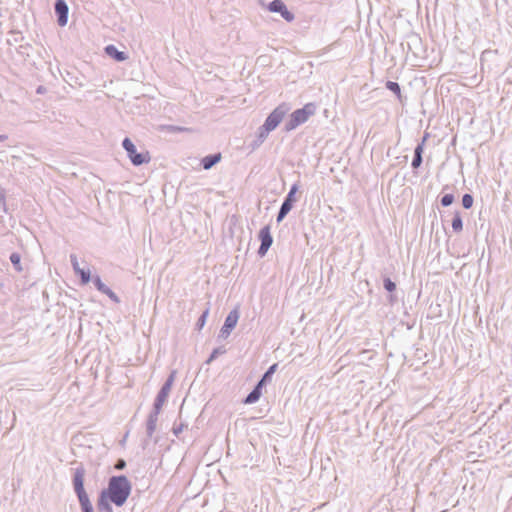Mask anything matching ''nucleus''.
Segmentation results:
<instances>
[{"mask_svg": "<svg viewBox=\"0 0 512 512\" xmlns=\"http://www.w3.org/2000/svg\"><path fill=\"white\" fill-rule=\"evenodd\" d=\"M132 490L131 482L125 475H117L109 478L107 488L100 492L117 507L123 506L129 498Z\"/></svg>", "mask_w": 512, "mask_h": 512, "instance_id": "nucleus-1", "label": "nucleus"}, {"mask_svg": "<svg viewBox=\"0 0 512 512\" xmlns=\"http://www.w3.org/2000/svg\"><path fill=\"white\" fill-rule=\"evenodd\" d=\"M85 469L84 467L78 466L74 469L72 484L74 492L78 498L80 508L82 512H94L93 505L89 499V496L84 488V477H85Z\"/></svg>", "mask_w": 512, "mask_h": 512, "instance_id": "nucleus-2", "label": "nucleus"}, {"mask_svg": "<svg viewBox=\"0 0 512 512\" xmlns=\"http://www.w3.org/2000/svg\"><path fill=\"white\" fill-rule=\"evenodd\" d=\"M316 112V105L314 103H307L302 108L296 109L290 114L289 119L285 122L284 129L290 132L296 129L301 124L307 122L310 116Z\"/></svg>", "mask_w": 512, "mask_h": 512, "instance_id": "nucleus-3", "label": "nucleus"}, {"mask_svg": "<svg viewBox=\"0 0 512 512\" xmlns=\"http://www.w3.org/2000/svg\"><path fill=\"white\" fill-rule=\"evenodd\" d=\"M122 147L126 151L128 158L134 166L149 163L151 160L148 151L138 153L136 147L130 138L125 137L122 141Z\"/></svg>", "mask_w": 512, "mask_h": 512, "instance_id": "nucleus-4", "label": "nucleus"}, {"mask_svg": "<svg viewBox=\"0 0 512 512\" xmlns=\"http://www.w3.org/2000/svg\"><path fill=\"white\" fill-rule=\"evenodd\" d=\"M299 190L298 183H294L291 187L287 195L285 196L280 209L278 211L276 222L280 223L283 221V219L287 216V214L291 211L293 208L294 203L296 202V193Z\"/></svg>", "mask_w": 512, "mask_h": 512, "instance_id": "nucleus-5", "label": "nucleus"}, {"mask_svg": "<svg viewBox=\"0 0 512 512\" xmlns=\"http://www.w3.org/2000/svg\"><path fill=\"white\" fill-rule=\"evenodd\" d=\"M176 377V371L172 370L167 379L165 380L164 384L162 385L161 389L159 390L153 404V408L162 409V406L167 400V397L170 393L171 387L174 383Z\"/></svg>", "mask_w": 512, "mask_h": 512, "instance_id": "nucleus-6", "label": "nucleus"}, {"mask_svg": "<svg viewBox=\"0 0 512 512\" xmlns=\"http://www.w3.org/2000/svg\"><path fill=\"white\" fill-rule=\"evenodd\" d=\"M289 108L286 104L277 106L266 118L263 125L265 129L274 130L281 123Z\"/></svg>", "mask_w": 512, "mask_h": 512, "instance_id": "nucleus-7", "label": "nucleus"}, {"mask_svg": "<svg viewBox=\"0 0 512 512\" xmlns=\"http://www.w3.org/2000/svg\"><path fill=\"white\" fill-rule=\"evenodd\" d=\"M240 314L238 308L232 309L225 318L224 324L220 329L219 337L227 338L236 327Z\"/></svg>", "mask_w": 512, "mask_h": 512, "instance_id": "nucleus-8", "label": "nucleus"}, {"mask_svg": "<svg viewBox=\"0 0 512 512\" xmlns=\"http://www.w3.org/2000/svg\"><path fill=\"white\" fill-rule=\"evenodd\" d=\"M260 246L258 248V255L264 257L273 243V237L271 235V229L269 225L261 228L259 232Z\"/></svg>", "mask_w": 512, "mask_h": 512, "instance_id": "nucleus-9", "label": "nucleus"}, {"mask_svg": "<svg viewBox=\"0 0 512 512\" xmlns=\"http://www.w3.org/2000/svg\"><path fill=\"white\" fill-rule=\"evenodd\" d=\"M55 14L57 16V23L59 26L64 27L68 22L69 8L65 0H56L54 4Z\"/></svg>", "mask_w": 512, "mask_h": 512, "instance_id": "nucleus-10", "label": "nucleus"}, {"mask_svg": "<svg viewBox=\"0 0 512 512\" xmlns=\"http://www.w3.org/2000/svg\"><path fill=\"white\" fill-rule=\"evenodd\" d=\"M161 410L153 408L149 413L147 422H146V433L149 438H151L156 430V425L158 421V416Z\"/></svg>", "mask_w": 512, "mask_h": 512, "instance_id": "nucleus-11", "label": "nucleus"}, {"mask_svg": "<svg viewBox=\"0 0 512 512\" xmlns=\"http://www.w3.org/2000/svg\"><path fill=\"white\" fill-rule=\"evenodd\" d=\"M105 53L118 62H123L128 59V55L123 51H119L113 44L105 47Z\"/></svg>", "mask_w": 512, "mask_h": 512, "instance_id": "nucleus-12", "label": "nucleus"}, {"mask_svg": "<svg viewBox=\"0 0 512 512\" xmlns=\"http://www.w3.org/2000/svg\"><path fill=\"white\" fill-rule=\"evenodd\" d=\"M221 153L209 154L201 159V166L204 170H210L213 166L221 161Z\"/></svg>", "mask_w": 512, "mask_h": 512, "instance_id": "nucleus-13", "label": "nucleus"}, {"mask_svg": "<svg viewBox=\"0 0 512 512\" xmlns=\"http://www.w3.org/2000/svg\"><path fill=\"white\" fill-rule=\"evenodd\" d=\"M111 503L112 502L109 499L105 498L104 495L99 494L96 504L98 512H113Z\"/></svg>", "mask_w": 512, "mask_h": 512, "instance_id": "nucleus-14", "label": "nucleus"}, {"mask_svg": "<svg viewBox=\"0 0 512 512\" xmlns=\"http://www.w3.org/2000/svg\"><path fill=\"white\" fill-rule=\"evenodd\" d=\"M452 229L457 233L463 230V220L459 211L454 212L452 219Z\"/></svg>", "mask_w": 512, "mask_h": 512, "instance_id": "nucleus-15", "label": "nucleus"}, {"mask_svg": "<svg viewBox=\"0 0 512 512\" xmlns=\"http://www.w3.org/2000/svg\"><path fill=\"white\" fill-rule=\"evenodd\" d=\"M286 8L285 3L282 0H273L269 3L268 9L270 12L281 14Z\"/></svg>", "mask_w": 512, "mask_h": 512, "instance_id": "nucleus-16", "label": "nucleus"}, {"mask_svg": "<svg viewBox=\"0 0 512 512\" xmlns=\"http://www.w3.org/2000/svg\"><path fill=\"white\" fill-rule=\"evenodd\" d=\"M271 131L272 130L265 129V125H261L257 132V140L255 145L258 146L262 144Z\"/></svg>", "mask_w": 512, "mask_h": 512, "instance_id": "nucleus-17", "label": "nucleus"}, {"mask_svg": "<svg viewBox=\"0 0 512 512\" xmlns=\"http://www.w3.org/2000/svg\"><path fill=\"white\" fill-rule=\"evenodd\" d=\"M261 392L258 389L253 388L252 391L246 396L244 403L253 404L259 400Z\"/></svg>", "mask_w": 512, "mask_h": 512, "instance_id": "nucleus-18", "label": "nucleus"}, {"mask_svg": "<svg viewBox=\"0 0 512 512\" xmlns=\"http://www.w3.org/2000/svg\"><path fill=\"white\" fill-rule=\"evenodd\" d=\"M75 274L80 276L81 283L84 284V285L89 283L90 280L92 279L91 278V273H90L89 269L85 270V269L82 268V269L76 271Z\"/></svg>", "mask_w": 512, "mask_h": 512, "instance_id": "nucleus-19", "label": "nucleus"}, {"mask_svg": "<svg viewBox=\"0 0 512 512\" xmlns=\"http://www.w3.org/2000/svg\"><path fill=\"white\" fill-rule=\"evenodd\" d=\"M11 263L13 264L14 268L16 271L18 272H21L22 271V266L20 264V261H21V256L19 253L17 252H14L10 255L9 257Z\"/></svg>", "mask_w": 512, "mask_h": 512, "instance_id": "nucleus-20", "label": "nucleus"}, {"mask_svg": "<svg viewBox=\"0 0 512 512\" xmlns=\"http://www.w3.org/2000/svg\"><path fill=\"white\" fill-rule=\"evenodd\" d=\"M209 311H210V308H209V307H207V308L202 312V314L200 315V317L198 318L197 323H196V329H197V330H201V329L205 326V323H206L207 317H208V315H209Z\"/></svg>", "mask_w": 512, "mask_h": 512, "instance_id": "nucleus-21", "label": "nucleus"}, {"mask_svg": "<svg viewBox=\"0 0 512 512\" xmlns=\"http://www.w3.org/2000/svg\"><path fill=\"white\" fill-rule=\"evenodd\" d=\"M92 281H93V283H94V285H95L96 289H97L98 291H100L101 293H103V294H104V293L106 292V290H108V288H109L106 284H104V283L102 282V280H101L100 276H98V275H95V276L92 278Z\"/></svg>", "mask_w": 512, "mask_h": 512, "instance_id": "nucleus-22", "label": "nucleus"}, {"mask_svg": "<svg viewBox=\"0 0 512 512\" xmlns=\"http://www.w3.org/2000/svg\"><path fill=\"white\" fill-rule=\"evenodd\" d=\"M386 88L396 94L397 96H400L401 94V88L400 85L397 82L394 81H387L386 82Z\"/></svg>", "mask_w": 512, "mask_h": 512, "instance_id": "nucleus-23", "label": "nucleus"}, {"mask_svg": "<svg viewBox=\"0 0 512 512\" xmlns=\"http://www.w3.org/2000/svg\"><path fill=\"white\" fill-rule=\"evenodd\" d=\"M473 202H474V199L471 194L466 193L462 196V206L465 209H470L473 206Z\"/></svg>", "mask_w": 512, "mask_h": 512, "instance_id": "nucleus-24", "label": "nucleus"}, {"mask_svg": "<svg viewBox=\"0 0 512 512\" xmlns=\"http://www.w3.org/2000/svg\"><path fill=\"white\" fill-rule=\"evenodd\" d=\"M278 365L275 363L273 365H271L267 370L266 372L263 374L262 378L264 380H266L267 382H270L271 379H272V376L273 374L275 373L276 369H277Z\"/></svg>", "mask_w": 512, "mask_h": 512, "instance_id": "nucleus-25", "label": "nucleus"}, {"mask_svg": "<svg viewBox=\"0 0 512 512\" xmlns=\"http://www.w3.org/2000/svg\"><path fill=\"white\" fill-rule=\"evenodd\" d=\"M440 202L443 207H448L454 202V195L453 194H445L442 196Z\"/></svg>", "mask_w": 512, "mask_h": 512, "instance_id": "nucleus-26", "label": "nucleus"}, {"mask_svg": "<svg viewBox=\"0 0 512 512\" xmlns=\"http://www.w3.org/2000/svg\"><path fill=\"white\" fill-rule=\"evenodd\" d=\"M383 286L388 292H393L396 289V284L390 278L386 277L383 279Z\"/></svg>", "mask_w": 512, "mask_h": 512, "instance_id": "nucleus-27", "label": "nucleus"}, {"mask_svg": "<svg viewBox=\"0 0 512 512\" xmlns=\"http://www.w3.org/2000/svg\"><path fill=\"white\" fill-rule=\"evenodd\" d=\"M283 19H285L287 22H292L295 19L294 14L287 9V7L282 11L280 14Z\"/></svg>", "mask_w": 512, "mask_h": 512, "instance_id": "nucleus-28", "label": "nucleus"}, {"mask_svg": "<svg viewBox=\"0 0 512 512\" xmlns=\"http://www.w3.org/2000/svg\"><path fill=\"white\" fill-rule=\"evenodd\" d=\"M70 262H71V265H72V268L74 270V272L80 270V265H79V262H78V258L75 254H70Z\"/></svg>", "mask_w": 512, "mask_h": 512, "instance_id": "nucleus-29", "label": "nucleus"}, {"mask_svg": "<svg viewBox=\"0 0 512 512\" xmlns=\"http://www.w3.org/2000/svg\"><path fill=\"white\" fill-rule=\"evenodd\" d=\"M187 425H185L184 423L180 422L179 424L175 423L174 426H173V434L175 436H179V434L183 431L184 428H186Z\"/></svg>", "mask_w": 512, "mask_h": 512, "instance_id": "nucleus-30", "label": "nucleus"}, {"mask_svg": "<svg viewBox=\"0 0 512 512\" xmlns=\"http://www.w3.org/2000/svg\"><path fill=\"white\" fill-rule=\"evenodd\" d=\"M422 161H423V158L422 156H413V159H412V163H411V166L414 168V169H417L421 166L422 164Z\"/></svg>", "mask_w": 512, "mask_h": 512, "instance_id": "nucleus-31", "label": "nucleus"}, {"mask_svg": "<svg viewBox=\"0 0 512 512\" xmlns=\"http://www.w3.org/2000/svg\"><path fill=\"white\" fill-rule=\"evenodd\" d=\"M104 294L107 297H109V299H111L113 302H115V303L120 302L119 297L110 288H108V290H106V292Z\"/></svg>", "mask_w": 512, "mask_h": 512, "instance_id": "nucleus-32", "label": "nucleus"}, {"mask_svg": "<svg viewBox=\"0 0 512 512\" xmlns=\"http://www.w3.org/2000/svg\"><path fill=\"white\" fill-rule=\"evenodd\" d=\"M426 137H424V139L422 140L421 143H419L416 147H415V150H414V155L415 156H422V153H423V146H424V141H425Z\"/></svg>", "mask_w": 512, "mask_h": 512, "instance_id": "nucleus-33", "label": "nucleus"}, {"mask_svg": "<svg viewBox=\"0 0 512 512\" xmlns=\"http://www.w3.org/2000/svg\"><path fill=\"white\" fill-rule=\"evenodd\" d=\"M0 204L3 206V210L6 211V193L3 188H0Z\"/></svg>", "mask_w": 512, "mask_h": 512, "instance_id": "nucleus-34", "label": "nucleus"}, {"mask_svg": "<svg viewBox=\"0 0 512 512\" xmlns=\"http://www.w3.org/2000/svg\"><path fill=\"white\" fill-rule=\"evenodd\" d=\"M225 351L224 350H221L220 348H216L212 351L209 359H208V362L212 361L213 359H215L219 354L221 353H224Z\"/></svg>", "mask_w": 512, "mask_h": 512, "instance_id": "nucleus-35", "label": "nucleus"}, {"mask_svg": "<svg viewBox=\"0 0 512 512\" xmlns=\"http://www.w3.org/2000/svg\"><path fill=\"white\" fill-rule=\"evenodd\" d=\"M266 383H268V382L261 377V379L258 381V383L255 385L254 388L258 389L259 392L262 393V388H263L264 385H266Z\"/></svg>", "mask_w": 512, "mask_h": 512, "instance_id": "nucleus-36", "label": "nucleus"}, {"mask_svg": "<svg viewBox=\"0 0 512 512\" xmlns=\"http://www.w3.org/2000/svg\"><path fill=\"white\" fill-rule=\"evenodd\" d=\"M125 465H126V463H125V461H124V460H119V461L116 463L115 468L120 470V469H123V468L125 467Z\"/></svg>", "mask_w": 512, "mask_h": 512, "instance_id": "nucleus-37", "label": "nucleus"}, {"mask_svg": "<svg viewBox=\"0 0 512 512\" xmlns=\"http://www.w3.org/2000/svg\"><path fill=\"white\" fill-rule=\"evenodd\" d=\"M44 91H45V88H44L43 86H39V87L37 88V90H36V92H37L38 94H42V93H44Z\"/></svg>", "mask_w": 512, "mask_h": 512, "instance_id": "nucleus-38", "label": "nucleus"}, {"mask_svg": "<svg viewBox=\"0 0 512 512\" xmlns=\"http://www.w3.org/2000/svg\"><path fill=\"white\" fill-rule=\"evenodd\" d=\"M7 139H8V135H6V134H2V135H0V142H4V141H6Z\"/></svg>", "mask_w": 512, "mask_h": 512, "instance_id": "nucleus-39", "label": "nucleus"}]
</instances>
